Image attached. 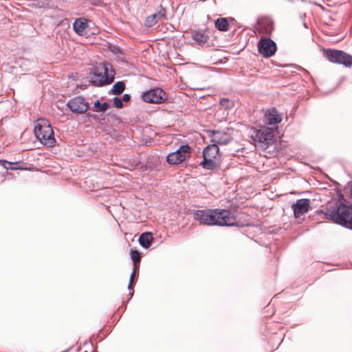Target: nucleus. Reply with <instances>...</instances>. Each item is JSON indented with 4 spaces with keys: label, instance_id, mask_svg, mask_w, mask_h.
I'll list each match as a JSON object with an SVG mask.
<instances>
[{
    "label": "nucleus",
    "instance_id": "nucleus-8",
    "mask_svg": "<svg viewBox=\"0 0 352 352\" xmlns=\"http://www.w3.org/2000/svg\"><path fill=\"white\" fill-rule=\"evenodd\" d=\"M258 50L264 57H270L276 51V43L270 38H261L258 44Z\"/></svg>",
    "mask_w": 352,
    "mask_h": 352
},
{
    "label": "nucleus",
    "instance_id": "nucleus-18",
    "mask_svg": "<svg viewBox=\"0 0 352 352\" xmlns=\"http://www.w3.org/2000/svg\"><path fill=\"white\" fill-rule=\"evenodd\" d=\"M342 51L336 50H325L324 55L328 60L332 63H338Z\"/></svg>",
    "mask_w": 352,
    "mask_h": 352
},
{
    "label": "nucleus",
    "instance_id": "nucleus-27",
    "mask_svg": "<svg viewBox=\"0 0 352 352\" xmlns=\"http://www.w3.org/2000/svg\"><path fill=\"white\" fill-rule=\"evenodd\" d=\"M137 270H138V269H135L134 267L133 272L131 274V275L130 276V280H129V285H128V289H132L133 279H134L135 274V272H136Z\"/></svg>",
    "mask_w": 352,
    "mask_h": 352
},
{
    "label": "nucleus",
    "instance_id": "nucleus-28",
    "mask_svg": "<svg viewBox=\"0 0 352 352\" xmlns=\"http://www.w3.org/2000/svg\"><path fill=\"white\" fill-rule=\"evenodd\" d=\"M130 98H131L129 94H125L123 96L122 100V102L123 101L124 102H128L130 100Z\"/></svg>",
    "mask_w": 352,
    "mask_h": 352
},
{
    "label": "nucleus",
    "instance_id": "nucleus-25",
    "mask_svg": "<svg viewBox=\"0 0 352 352\" xmlns=\"http://www.w3.org/2000/svg\"><path fill=\"white\" fill-rule=\"evenodd\" d=\"M94 107L98 109V111L104 112L107 110L109 107V104L107 102H104L100 104L98 100H97L94 104Z\"/></svg>",
    "mask_w": 352,
    "mask_h": 352
},
{
    "label": "nucleus",
    "instance_id": "nucleus-12",
    "mask_svg": "<svg viewBox=\"0 0 352 352\" xmlns=\"http://www.w3.org/2000/svg\"><path fill=\"white\" fill-rule=\"evenodd\" d=\"M212 144L226 145L230 142L231 138L230 135L224 131H214L210 135Z\"/></svg>",
    "mask_w": 352,
    "mask_h": 352
},
{
    "label": "nucleus",
    "instance_id": "nucleus-26",
    "mask_svg": "<svg viewBox=\"0 0 352 352\" xmlns=\"http://www.w3.org/2000/svg\"><path fill=\"white\" fill-rule=\"evenodd\" d=\"M114 105L117 108H122L123 107L122 100L118 97H114L113 99Z\"/></svg>",
    "mask_w": 352,
    "mask_h": 352
},
{
    "label": "nucleus",
    "instance_id": "nucleus-11",
    "mask_svg": "<svg viewBox=\"0 0 352 352\" xmlns=\"http://www.w3.org/2000/svg\"><path fill=\"white\" fill-rule=\"evenodd\" d=\"M282 120L281 116L278 113L275 109H268L264 116L263 122L265 124L272 126L271 127L275 126L276 124L280 123Z\"/></svg>",
    "mask_w": 352,
    "mask_h": 352
},
{
    "label": "nucleus",
    "instance_id": "nucleus-23",
    "mask_svg": "<svg viewBox=\"0 0 352 352\" xmlns=\"http://www.w3.org/2000/svg\"><path fill=\"white\" fill-rule=\"evenodd\" d=\"M125 89V84L122 81H119L116 82L112 89L109 91V94H113L115 95H120L123 92Z\"/></svg>",
    "mask_w": 352,
    "mask_h": 352
},
{
    "label": "nucleus",
    "instance_id": "nucleus-4",
    "mask_svg": "<svg viewBox=\"0 0 352 352\" xmlns=\"http://www.w3.org/2000/svg\"><path fill=\"white\" fill-rule=\"evenodd\" d=\"M114 74L110 64H100L96 67V71L91 77V82L96 86L109 85L113 81Z\"/></svg>",
    "mask_w": 352,
    "mask_h": 352
},
{
    "label": "nucleus",
    "instance_id": "nucleus-16",
    "mask_svg": "<svg viewBox=\"0 0 352 352\" xmlns=\"http://www.w3.org/2000/svg\"><path fill=\"white\" fill-rule=\"evenodd\" d=\"M203 157L220 159L218 146L216 144L208 145L203 151Z\"/></svg>",
    "mask_w": 352,
    "mask_h": 352
},
{
    "label": "nucleus",
    "instance_id": "nucleus-29",
    "mask_svg": "<svg viewBox=\"0 0 352 352\" xmlns=\"http://www.w3.org/2000/svg\"><path fill=\"white\" fill-rule=\"evenodd\" d=\"M228 102V100H227V99H223V100H221V104L222 105H224V102Z\"/></svg>",
    "mask_w": 352,
    "mask_h": 352
},
{
    "label": "nucleus",
    "instance_id": "nucleus-2",
    "mask_svg": "<svg viewBox=\"0 0 352 352\" xmlns=\"http://www.w3.org/2000/svg\"><path fill=\"white\" fill-rule=\"evenodd\" d=\"M324 219L352 229V205L344 202H337L331 210L324 212Z\"/></svg>",
    "mask_w": 352,
    "mask_h": 352
},
{
    "label": "nucleus",
    "instance_id": "nucleus-9",
    "mask_svg": "<svg viewBox=\"0 0 352 352\" xmlns=\"http://www.w3.org/2000/svg\"><path fill=\"white\" fill-rule=\"evenodd\" d=\"M142 98L146 102L160 104L166 99V95L161 89L157 88L145 92Z\"/></svg>",
    "mask_w": 352,
    "mask_h": 352
},
{
    "label": "nucleus",
    "instance_id": "nucleus-15",
    "mask_svg": "<svg viewBox=\"0 0 352 352\" xmlns=\"http://www.w3.org/2000/svg\"><path fill=\"white\" fill-rule=\"evenodd\" d=\"M257 30L259 33L269 35L274 30L273 22L269 19H261L258 22Z\"/></svg>",
    "mask_w": 352,
    "mask_h": 352
},
{
    "label": "nucleus",
    "instance_id": "nucleus-13",
    "mask_svg": "<svg viewBox=\"0 0 352 352\" xmlns=\"http://www.w3.org/2000/svg\"><path fill=\"white\" fill-rule=\"evenodd\" d=\"M166 19V11L164 8L161 6L157 12L148 16L145 20V25L152 27L159 21Z\"/></svg>",
    "mask_w": 352,
    "mask_h": 352
},
{
    "label": "nucleus",
    "instance_id": "nucleus-21",
    "mask_svg": "<svg viewBox=\"0 0 352 352\" xmlns=\"http://www.w3.org/2000/svg\"><path fill=\"white\" fill-rule=\"evenodd\" d=\"M153 241V236L152 235L148 232L143 233L140 235L139 238V243L140 244L145 248H148Z\"/></svg>",
    "mask_w": 352,
    "mask_h": 352
},
{
    "label": "nucleus",
    "instance_id": "nucleus-7",
    "mask_svg": "<svg viewBox=\"0 0 352 352\" xmlns=\"http://www.w3.org/2000/svg\"><path fill=\"white\" fill-rule=\"evenodd\" d=\"M67 107L77 114L85 113L89 107V102L82 96H76L67 103Z\"/></svg>",
    "mask_w": 352,
    "mask_h": 352
},
{
    "label": "nucleus",
    "instance_id": "nucleus-14",
    "mask_svg": "<svg viewBox=\"0 0 352 352\" xmlns=\"http://www.w3.org/2000/svg\"><path fill=\"white\" fill-rule=\"evenodd\" d=\"M74 32L79 36H84L89 32V25L87 21L83 18H79L75 20L73 23Z\"/></svg>",
    "mask_w": 352,
    "mask_h": 352
},
{
    "label": "nucleus",
    "instance_id": "nucleus-22",
    "mask_svg": "<svg viewBox=\"0 0 352 352\" xmlns=\"http://www.w3.org/2000/svg\"><path fill=\"white\" fill-rule=\"evenodd\" d=\"M338 64H342L346 67H350L352 66V56L342 52L340 56Z\"/></svg>",
    "mask_w": 352,
    "mask_h": 352
},
{
    "label": "nucleus",
    "instance_id": "nucleus-24",
    "mask_svg": "<svg viewBox=\"0 0 352 352\" xmlns=\"http://www.w3.org/2000/svg\"><path fill=\"white\" fill-rule=\"evenodd\" d=\"M131 257L134 263V267L135 269H138L139 265L138 264V263L140 260V253L137 250H131Z\"/></svg>",
    "mask_w": 352,
    "mask_h": 352
},
{
    "label": "nucleus",
    "instance_id": "nucleus-6",
    "mask_svg": "<svg viewBox=\"0 0 352 352\" xmlns=\"http://www.w3.org/2000/svg\"><path fill=\"white\" fill-rule=\"evenodd\" d=\"M276 129L265 126H261L259 129L256 130L254 132V140L266 144H270L273 141Z\"/></svg>",
    "mask_w": 352,
    "mask_h": 352
},
{
    "label": "nucleus",
    "instance_id": "nucleus-5",
    "mask_svg": "<svg viewBox=\"0 0 352 352\" xmlns=\"http://www.w3.org/2000/svg\"><path fill=\"white\" fill-rule=\"evenodd\" d=\"M190 147L188 145L181 146L176 151L169 153L166 160L170 164H179L190 156Z\"/></svg>",
    "mask_w": 352,
    "mask_h": 352
},
{
    "label": "nucleus",
    "instance_id": "nucleus-1",
    "mask_svg": "<svg viewBox=\"0 0 352 352\" xmlns=\"http://www.w3.org/2000/svg\"><path fill=\"white\" fill-rule=\"evenodd\" d=\"M194 218L201 224L207 226H232L235 224V219L231 212L223 209L197 210Z\"/></svg>",
    "mask_w": 352,
    "mask_h": 352
},
{
    "label": "nucleus",
    "instance_id": "nucleus-3",
    "mask_svg": "<svg viewBox=\"0 0 352 352\" xmlns=\"http://www.w3.org/2000/svg\"><path fill=\"white\" fill-rule=\"evenodd\" d=\"M34 134L43 144L50 147L55 144L54 131L48 120L38 119L34 126Z\"/></svg>",
    "mask_w": 352,
    "mask_h": 352
},
{
    "label": "nucleus",
    "instance_id": "nucleus-19",
    "mask_svg": "<svg viewBox=\"0 0 352 352\" xmlns=\"http://www.w3.org/2000/svg\"><path fill=\"white\" fill-rule=\"evenodd\" d=\"M192 38L199 45H204L206 43L209 39L208 35L202 32H195L192 34Z\"/></svg>",
    "mask_w": 352,
    "mask_h": 352
},
{
    "label": "nucleus",
    "instance_id": "nucleus-20",
    "mask_svg": "<svg viewBox=\"0 0 352 352\" xmlns=\"http://www.w3.org/2000/svg\"><path fill=\"white\" fill-rule=\"evenodd\" d=\"M215 28L222 32H226L229 29V23L227 18H218L214 23Z\"/></svg>",
    "mask_w": 352,
    "mask_h": 352
},
{
    "label": "nucleus",
    "instance_id": "nucleus-10",
    "mask_svg": "<svg viewBox=\"0 0 352 352\" xmlns=\"http://www.w3.org/2000/svg\"><path fill=\"white\" fill-rule=\"evenodd\" d=\"M310 201L308 199H300L292 206V208L294 211V214L296 218L300 217L302 214L307 212L309 206Z\"/></svg>",
    "mask_w": 352,
    "mask_h": 352
},
{
    "label": "nucleus",
    "instance_id": "nucleus-17",
    "mask_svg": "<svg viewBox=\"0 0 352 352\" xmlns=\"http://www.w3.org/2000/svg\"><path fill=\"white\" fill-rule=\"evenodd\" d=\"M220 159L204 157L203 161L200 162V165L205 169L214 170L220 166Z\"/></svg>",
    "mask_w": 352,
    "mask_h": 352
}]
</instances>
